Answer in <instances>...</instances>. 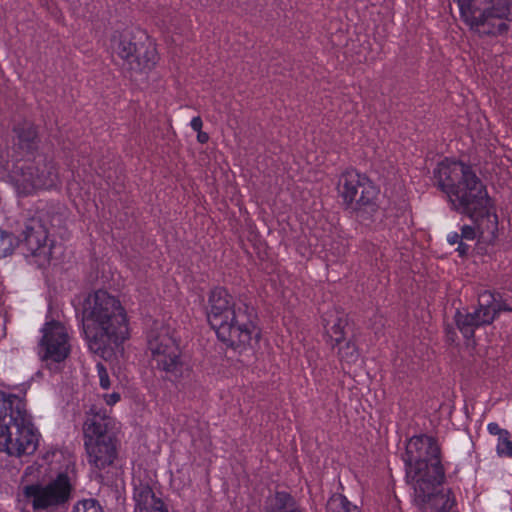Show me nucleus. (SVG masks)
<instances>
[{"label":"nucleus","mask_w":512,"mask_h":512,"mask_svg":"<svg viewBox=\"0 0 512 512\" xmlns=\"http://www.w3.org/2000/svg\"><path fill=\"white\" fill-rule=\"evenodd\" d=\"M148 350L154 367L172 382L189 378L191 369L183 358L175 331L168 325L155 321L147 334Z\"/></svg>","instance_id":"0eeeda50"},{"label":"nucleus","mask_w":512,"mask_h":512,"mask_svg":"<svg viewBox=\"0 0 512 512\" xmlns=\"http://www.w3.org/2000/svg\"><path fill=\"white\" fill-rule=\"evenodd\" d=\"M487 430L491 435H495L498 438L503 435H508V430L500 428V426L495 422L489 423L487 425Z\"/></svg>","instance_id":"bb28decb"},{"label":"nucleus","mask_w":512,"mask_h":512,"mask_svg":"<svg viewBox=\"0 0 512 512\" xmlns=\"http://www.w3.org/2000/svg\"><path fill=\"white\" fill-rule=\"evenodd\" d=\"M326 510L327 512H360L357 506L352 505L341 494H334L329 498Z\"/></svg>","instance_id":"aec40b11"},{"label":"nucleus","mask_w":512,"mask_h":512,"mask_svg":"<svg viewBox=\"0 0 512 512\" xmlns=\"http://www.w3.org/2000/svg\"><path fill=\"white\" fill-rule=\"evenodd\" d=\"M73 512H103V510L95 499H85L74 506Z\"/></svg>","instance_id":"b1692460"},{"label":"nucleus","mask_w":512,"mask_h":512,"mask_svg":"<svg viewBox=\"0 0 512 512\" xmlns=\"http://www.w3.org/2000/svg\"><path fill=\"white\" fill-rule=\"evenodd\" d=\"M97 374L99 378V384L102 389H109L111 387V381L106 367L102 363L96 364Z\"/></svg>","instance_id":"a878e982"},{"label":"nucleus","mask_w":512,"mask_h":512,"mask_svg":"<svg viewBox=\"0 0 512 512\" xmlns=\"http://www.w3.org/2000/svg\"><path fill=\"white\" fill-rule=\"evenodd\" d=\"M112 49L123 61L127 69L134 72L151 70L157 62V52L152 46L138 45L129 32L114 35Z\"/></svg>","instance_id":"ddd939ff"},{"label":"nucleus","mask_w":512,"mask_h":512,"mask_svg":"<svg viewBox=\"0 0 512 512\" xmlns=\"http://www.w3.org/2000/svg\"><path fill=\"white\" fill-rule=\"evenodd\" d=\"M197 140L201 144H204L209 140V135L206 132H203L202 130L197 131Z\"/></svg>","instance_id":"c756f323"},{"label":"nucleus","mask_w":512,"mask_h":512,"mask_svg":"<svg viewBox=\"0 0 512 512\" xmlns=\"http://www.w3.org/2000/svg\"><path fill=\"white\" fill-rule=\"evenodd\" d=\"M11 178L18 191L30 194L37 189H50L58 183V172L53 161L44 155L13 163Z\"/></svg>","instance_id":"9d476101"},{"label":"nucleus","mask_w":512,"mask_h":512,"mask_svg":"<svg viewBox=\"0 0 512 512\" xmlns=\"http://www.w3.org/2000/svg\"><path fill=\"white\" fill-rule=\"evenodd\" d=\"M135 512H168L161 498L156 497L148 484L135 485Z\"/></svg>","instance_id":"f3484780"},{"label":"nucleus","mask_w":512,"mask_h":512,"mask_svg":"<svg viewBox=\"0 0 512 512\" xmlns=\"http://www.w3.org/2000/svg\"><path fill=\"white\" fill-rule=\"evenodd\" d=\"M338 356L341 361H346L348 363L355 362L358 359L359 353L355 343L351 340H348L344 343V345H338Z\"/></svg>","instance_id":"4be33fe9"},{"label":"nucleus","mask_w":512,"mask_h":512,"mask_svg":"<svg viewBox=\"0 0 512 512\" xmlns=\"http://www.w3.org/2000/svg\"><path fill=\"white\" fill-rule=\"evenodd\" d=\"M207 319L220 341L233 348H245L258 343L260 331L256 326L254 307L234 300L223 287L211 290Z\"/></svg>","instance_id":"f03ea898"},{"label":"nucleus","mask_w":512,"mask_h":512,"mask_svg":"<svg viewBox=\"0 0 512 512\" xmlns=\"http://www.w3.org/2000/svg\"><path fill=\"white\" fill-rule=\"evenodd\" d=\"M338 193L345 209L358 221H372L378 211L379 191L367 176L356 170L345 171L338 180Z\"/></svg>","instance_id":"6e6552de"},{"label":"nucleus","mask_w":512,"mask_h":512,"mask_svg":"<svg viewBox=\"0 0 512 512\" xmlns=\"http://www.w3.org/2000/svg\"><path fill=\"white\" fill-rule=\"evenodd\" d=\"M267 512H303L295 499L287 492H277Z\"/></svg>","instance_id":"6ab92c4d"},{"label":"nucleus","mask_w":512,"mask_h":512,"mask_svg":"<svg viewBox=\"0 0 512 512\" xmlns=\"http://www.w3.org/2000/svg\"><path fill=\"white\" fill-rule=\"evenodd\" d=\"M17 245L18 240L12 233L0 230V258L11 255Z\"/></svg>","instance_id":"412c9836"},{"label":"nucleus","mask_w":512,"mask_h":512,"mask_svg":"<svg viewBox=\"0 0 512 512\" xmlns=\"http://www.w3.org/2000/svg\"><path fill=\"white\" fill-rule=\"evenodd\" d=\"M190 126H191V128L194 131H196V132L200 131L202 129V126H203V122H202L201 117H199V116L193 117L191 122H190Z\"/></svg>","instance_id":"c85d7f7f"},{"label":"nucleus","mask_w":512,"mask_h":512,"mask_svg":"<svg viewBox=\"0 0 512 512\" xmlns=\"http://www.w3.org/2000/svg\"><path fill=\"white\" fill-rule=\"evenodd\" d=\"M326 335L328 342L332 348L336 345H340L345 340L346 327L348 325V319L344 314L336 313L331 315L330 319L324 318Z\"/></svg>","instance_id":"a211bd4d"},{"label":"nucleus","mask_w":512,"mask_h":512,"mask_svg":"<svg viewBox=\"0 0 512 512\" xmlns=\"http://www.w3.org/2000/svg\"><path fill=\"white\" fill-rule=\"evenodd\" d=\"M104 400L107 405H114L120 400V394L117 392H113L111 394H105Z\"/></svg>","instance_id":"cd10ccee"},{"label":"nucleus","mask_w":512,"mask_h":512,"mask_svg":"<svg viewBox=\"0 0 512 512\" xmlns=\"http://www.w3.org/2000/svg\"><path fill=\"white\" fill-rule=\"evenodd\" d=\"M72 490L71 480L63 472L45 484L26 485L22 512H57L68 505Z\"/></svg>","instance_id":"1a4fd4ad"},{"label":"nucleus","mask_w":512,"mask_h":512,"mask_svg":"<svg viewBox=\"0 0 512 512\" xmlns=\"http://www.w3.org/2000/svg\"><path fill=\"white\" fill-rule=\"evenodd\" d=\"M447 241L451 245L458 244L456 251L459 253V255L464 256L468 253L469 246L462 241L461 235L459 233H457V232L449 233L447 236Z\"/></svg>","instance_id":"393cba45"},{"label":"nucleus","mask_w":512,"mask_h":512,"mask_svg":"<svg viewBox=\"0 0 512 512\" xmlns=\"http://www.w3.org/2000/svg\"><path fill=\"white\" fill-rule=\"evenodd\" d=\"M81 322L89 350L104 359L122 350L130 336L125 308L104 290L94 291L84 298Z\"/></svg>","instance_id":"f257e3e1"},{"label":"nucleus","mask_w":512,"mask_h":512,"mask_svg":"<svg viewBox=\"0 0 512 512\" xmlns=\"http://www.w3.org/2000/svg\"><path fill=\"white\" fill-rule=\"evenodd\" d=\"M496 452L500 457H512V440L511 435H503L497 439Z\"/></svg>","instance_id":"5701e85b"},{"label":"nucleus","mask_w":512,"mask_h":512,"mask_svg":"<svg viewBox=\"0 0 512 512\" xmlns=\"http://www.w3.org/2000/svg\"><path fill=\"white\" fill-rule=\"evenodd\" d=\"M11 158L15 163L24 159L35 158L39 148V136L36 127L29 121H23L14 126Z\"/></svg>","instance_id":"dca6fc26"},{"label":"nucleus","mask_w":512,"mask_h":512,"mask_svg":"<svg viewBox=\"0 0 512 512\" xmlns=\"http://www.w3.org/2000/svg\"><path fill=\"white\" fill-rule=\"evenodd\" d=\"M118 424L110 411L93 404L86 411L83 423L84 446L88 463L102 470L110 466L117 456Z\"/></svg>","instance_id":"39448f33"},{"label":"nucleus","mask_w":512,"mask_h":512,"mask_svg":"<svg viewBox=\"0 0 512 512\" xmlns=\"http://www.w3.org/2000/svg\"><path fill=\"white\" fill-rule=\"evenodd\" d=\"M460 214L467 216L471 221V225L464 224L461 227V239L466 241H473L478 236H484L485 234L495 237L498 229V218L496 213L493 211L490 197L487 195V201L483 205V208L476 209L470 212L457 211Z\"/></svg>","instance_id":"2eb2a0df"},{"label":"nucleus","mask_w":512,"mask_h":512,"mask_svg":"<svg viewBox=\"0 0 512 512\" xmlns=\"http://www.w3.org/2000/svg\"><path fill=\"white\" fill-rule=\"evenodd\" d=\"M42 333L39 343L42 359L57 363L64 361L71 350L65 326L60 322L51 321L44 325Z\"/></svg>","instance_id":"4468645a"},{"label":"nucleus","mask_w":512,"mask_h":512,"mask_svg":"<svg viewBox=\"0 0 512 512\" xmlns=\"http://www.w3.org/2000/svg\"><path fill=\"white\" fill-rule=\"evenodd\" d=\"M461 21L479 37H497L509 30L512 0H453Z\"/></svg>","instance_id":"423d86ee"},{"label":"nucleus","mask_w":512,"mask_h":512,"mask_svg":"<svg viewBox=\"0 0 512 512\" xmlns=\"http://www.w3.org/2000/svg\"><path fill=\"white\" fill-rule=\"evenodd\" d=\"M18 245L25 258L38 268L50 263L54 244L48 239V231L39 219L32 218L26 222Z\"/></svg>","instance_id":"f8f14e48"},{"label":"nucleus","mask_w":512,"mask_h":512,"mask_svg":"<svg viewBox=\"0 0 512 512\" xmlns=\"http://www.w3.org/2000/svg\"><path fill=\"white\" fill-rule=\"evenodd\" d=\"M39 437L24 399L0 391V451L10 456L31 455Z\"/></svg>","instance_id":"20e7f679"},{"label":"nucleus","mask_w":512,"mask_h":512,"mask_svg":"<svg viewBox=\"0 0 512 512\" xmlns=\"http://www.w3.org/2000/svg\"><path fill=\"white\" fill-rule=\"evenodd\" d=\"M435 185L444 192L455 211L483 208L488 192L472 168L463 162L445 159L433 171Z\"/></svg>","instance_id":"7ed1b4c3"},{"label":"nucleus","mask_w":512,"mask_h":512,"mask_svg":"<svg viewBox=\"0 0 512 512\" xmlns=\"http://www.w3.org/2000/svg\"><path fill=\"white\" fill-rule=\"evenodd\" d=\"M505 311L512 312V306L500 295L485 291L479 295L478 306L473 311L457 310L454 318L462 335L472 339L478 327L491 324L496 316Z\"/></svg>","instance_id":"9b49d317"}]
</instances>
